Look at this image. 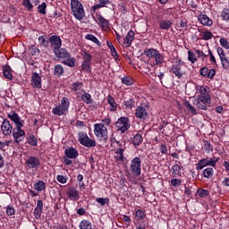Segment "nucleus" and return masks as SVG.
Instances as JSON below:
<instances>
[{"instance_id": "obj_43", "label": "nucleus", "mask_w": 229, "mask_h": 229, "mask_svg": "<svg viewBox=\"0 0 229 229\" xmlns=\"http://www.w3.org/2000/svg\"><path fill=\"white\" fill-rule=\"evenodd\" d=\"M46 10H47V4H46V2L41 3L38 6V13H40L41 15H46V13H47Z\"/></svg>"}, {"instance_id": "obj_22", "label": "nucleus", "mask_w": 229, "mask_h": 229, "mask_svg": "<svg viewBox=\"0 0 229 229\" xmlns=\"http://www.w3.org/2000/svg\"><path fill=\"white\" fill-rule=\"evenodd\" d=\"M198 20L200 24H202V26H212V24L214 23L212 20H210V18H208V16H207L206 14H199L198 16Z\"/></svg>"}, {"instance_id": "obj_47", "label": "nucleus", "mask_w": 229, "mask_h": 229, "mask_svg": "<svg viewBox=\"0 0 229 229\" xmlns=\"http://www.w3.org/2000/svg\"><path fill=\"white\" fill-rule=\"evenodd\" d=\"M123 85H126L127 87H131L133 85V80L130 76H124L122 79Z\"/></svg>"}, {"instance_id": "obj_10", "label": "nucleus", "mask_w": 229, "mask_h": 229, "mask_svg": "<svg viewBox=\"0 0 229 229\" xmlns=\"http://www.w3.org/2000/svg\"><path fill=\"white\" fill-rule=\"evenodd\" d=\"M25 165H27L29 169H32V171H38V167H40V158L30 156L26 159Z\"/></svg>"}, {"instance_id": "obj_44", "label": "nucleus", "mask_w": 229, "mask_h": 229, "mask_svg": "<svg viewBox=\"0 0 229 229\" xmlns=\"http://www.w3.org/2000/svg\"><path fill=\"white\" fill-rule=\"evenodd\" d=\"M106 46L111 51V55L117 58V50L115 49V47H114V44H112V41H106Z\"/></svg>"}, {"instance_id": "obj_8", "label": "nucleus", "mask_w": 229, "mask_h": 229, "mask_svg": "<svg viewBox=\"0 0 229 229\" xmlns=\"http://www.w3.org/2000/svg\"><path fill=\"white\" fill-rule=\"evenodd\" d=\"M115 126L118 131L121 133H126L130 130V119L128 117L122 116L115 123Z\"/></svg>"}, {"instance_id": "obj_37", "label": "nucleus", "mask_w": 229, "mask_h": 229, "mask_svg": "<svg viewBox=\"0 0 229 229\" xmlns=\"http://www.w3.org/2000/svg\"><path fill=\"white\" fill-rule=\"evenodd\" d=\"M64 74V66L62 64H56L54 67V76L60 78Z\"/></svg>"}, {"instance_id": "obj_50", "label": "nucleus", "mask_w": 229, "mask_h": 229, "mask_svg": "<svg viewBox=\"0 0 229 229\" xmlns=\"http://www.w3.org/2000/svg\"><path fill=\"white\" fill-rule=\"evenodd\" d=\"M188 60L191 64H196L198 62V57H196V54L192 51H188Z\"/></svg>"}, {"instance_id": "obj_46", "label": "nucleus", "mask_w": 229, "mask_h": 229, "mask_svg": "<svg viewBox=\"0 0 229 229\" xmlns=\"http://www.w3.org/2000/svg\"><path fill=\"white\" fill-rule=\"evenodd\" d=\"M71 89L73 92H78V90H81L83 89V83L80 81L73 82Z\"/></svg>"}, {"instance_id": "obj_61", "label": "nucleus", "mask_w": 229, "mask_h": 229, "mask_svg": "<svg viewBox=\"0 0 229 229\" xmlns=\"http://www.w3.org/2000/svg\"><path fill=\"white\" fill-rule=\"evenodd\" d=\"M15 214V208L12 206L6 207V215L7 216H14Z\"/></svg>"}, {"instance_id": "obj_36", "label": "nucleus", "mask_w": 229, "mask_h": 229, "mask_svg": "<svg viewBox=\"0 0 229 229\" xmlns=\"http://www.w3.org/2000/svg\"><path fill=\"white\" fill-rule=\"evenodd\" d=\"M202 176L204 178L210 179L212 176H214V168L208 167L202 171Z\"/></svg>"}, {"instance_id": "obj_3", "label": "nucleus", "mask_w": 229, "mask_h": 229, "mask_svg": "<svg viewBox=\"0 0 229 229\" xmlns=\"http://www.w3.org/2000/svg\"><path fill=\"white\" fill-rule=\"evenodd\" d=\"M94 133L101 142H106L108 140V129L105 124L95 123Z\"/></svg>"}, {"instance_id": "obj_17", "label": "nucleus", "mask_w": 229, "mask_h": 229, "mask_svg": "<svg viewBox=\"0 0 229 229\" xmlns=\"http://www.w3.org/2000/svg\"><path fill=\"white\" fill-rule=\"evenodd\" d=\"M159 30L169 31L173 28V21L171 20L163 19L158 21Z\"/></svg>"}, {"instance_id": "obj_6", "label": "nucleus", "mask_w": 229, "mask_h": 229, "mask_svg": "<svg viewBox=\"0 0 229 229\" xmlns=\"http://www.w3.org/2000/svg\"><path fill=\"white\" fill-rule=\"evenodd\" d=\"M24 126H16L13 129V138L15 144H21L26 139V131L22 130Z\"/></svg>"}, {"instance_id": "obj_27", "label": "nucleus", "mask_w": 229, "mask_h": 229, "mask_svg": "<svg viewBox=\"0 0 229 229\" xmlns=\"http://www.w3.org/2000/svg\"><path fill=\"white\" fill-rule=\"evenodd\" d=\"M38 44L41 47H49V38H47V36H39Z\"/></svg>"}, {"instance_id": "obj_7", "label": "nucleus", "mask_w": 229, "mask_h": 229, "mask_svg": "<svg viewBox=\"0 0 229 229\" xmlns=\"http://www.w3.org/2000/svg\"><path fill=\"white\" fill-rule=\"evenodd\" d=\"M142 161L140 157H136L131 161L130 171L132 176H139L141 173Z\"/></svg>"}, {"instance_id": "obj_11", "label": "nucleus", "mask_w": 229, "mask_h": 229, "mask_svg": "<svg viewBox=\"0 0 229 229\" xmlns=\"http://www.w3.org/2000/svg\"><path fill=\"white\" fill-rule=\"evenodd\" d=\"M30 85L33 89H42V77L38 72H32Z\"/></svg>"}, {"instance_id": "obj_13", "label": "nucleus", "mask_w": 229, "mask_h": 229, "mask_svg": "<svg viewBox=\"0 0 229 229\" xmlns=\"http://www.w3.org/2000/svg\"><path fill=\"white\" fill-rule=\"evenodd\" d=\"M7 117L14 123L15 126H24V120L19 117V114H17L15 111H11Z\"/></svg>"}, {"instance_id": "obj_12", "label": "nucleus", "mask_w": 229, "mask_h": 229, "mask_svg": "<svg viewBox=\"0 0 229 229\" xmlns=\"http://www.w3.org/2000/svg\"><path fill=\"white\" fill-rule=\"evenodd\" d=\"M49 44L53 48L54 53L62 47V38L59 36L54 35L49 38Z\"/></svg>"}, {"instance_id": "obj_38", "label": "nucleus", "mask_w": 229, "mask_h": 229, "mask_svg": "<svg viewBox=\"0 0 229 229\" xmlns=\"http://www.w3.org/2000/svg\"><path fill=\"white\" fill-rule=\"evenodd\" d=\"M80 229H92V223L89 220H82L79 225Z\"/></svg>"}, {"instance_id": "obj_15", "label": "nucleus", "mask_w": 229, "mask_h": 229, "mask_svg": "<svg viewBox=\"0 0 229 229\" xmlns=\"http://www.w3.org/2000/svg\"><path fill=\"white\" fill-rule=\"evenodd\" d=\"M135 116L140 121H146L148 119V109L145 106H139L135 110Z\"/></svg>"}, {"instance_id": "obj_63", "label": "nucleus", "mask_w": 229, "mask_h": 229, "mask_svg": "<svg viewBox=\"0 0 229 229\" xmlns=\"http://www.w3.org/2000/svg\"><path fill=\"white\" fill-rule=\"evenodd\" d=\"M195 53H196V55H198V58H202V60L208 56V55H206L205 53H203V51H201L199 49H195Z\"/></svg>"}, {"instance_id": "obj_14", "label": "nucleus", "mask_w": 229, "mask_h": 229, "mask_svg": "<svg viewBox=\"0 0 229 229\" xmlns=\"http://www.w3.org/2000/svg\"><path fill=\"white\" fill-rule=\"evenodd\" d=\"M1 130L3 134L5 135L6 137H8V135H12L13 131V127L12 126L8 119H4Z\"/></svg>"}, {"instance_id": "obj_60", "label": "nucleus", "mask_w": 229, "mask_h": 229, "mask_svg": "<svg viewBox=\"0 0 229 229\" xmlns=\"http://www.w3.org/2000/svg\"><path fill=\"white\" fill-rule=\"evenodd\" d=\"M185 106L188 110H190L191 114H192L193 115L198 114V113L196 112V108H194V106H192V105H191V103L187 102L185 104Z\"/></svg>"}, {"instance_id": "obj_34", "label": "nucleus", "mask_w": 229, "mask_h": 229, "mask_svg": "<svg viewBox=\"0 0 229 229\" xmlns=\"http://www.w3.org/2000/svg\"><path fill=\"white\" fill-rule=\"evenodd\" d=\"M208 166V159L206 158H202L200 160H199L197 166H196V170L197 171H201V169H203L204 167Z\"/></svg>"}, {"instance_id": "obj_30", "label": "nucleus", "mask_w": 229, "mask_h": 229, "mask_svg": "<svg viewBox=\"0 0 229 229\" xmlns=\"http://www.w3.org/2000/svg\"><path fill=\"white\" fill-rule=\"evenodd\" d=\"M123 105L125 106L127 110H131V108H135V98H130L129 99L124 100Z\"/></svg>"}, {"instance_id": "obj_20", "label": "nucleus", "mask_w": 229, "mask_h": 229, "mask_svg": "<svg viewBox=\"0 0 229 229\" xmlns=\"http://www.w3.org/2000/svg\"><path fill=\"white\" fill-rule=\"evenodd\" d=\"M54 55L56 56V58H59V59L71 58V53H69L67 49L62 48V47L58 48L55 52H54Z\"/></svg>"}, {"instance_id": "obj_35", "label": "nucleus", "mask_w": 229, "mask_h": 229, "mask_svg": "<svg viewBox=\"0 0 229 229\" xmlns=\"http://www.w3.org/2000/svg\"><path fill=\"white\" fill-rule=\"evenodd\" d=\"M106 4H110V0H99V4H95L92 10L96 12V10H99V8H105Z\"/></svg>"}, {"instance_id": "obj_39", "label": "nucleus", "mask_w": 229, "mask_h": 229, "mask_svg": "<svg viewBox=\"0 0 229 229\" xmlns=\"http://www.w3.org/2000/svg\"><path fill=\"white\" fill-rule=\"evenodd\" d=\"M154 58L156 60V65H162V64L165 62V57L160 52H157Z\"/></svg>"}, {"instance_id": "obj_29", "label": "nucleus", "mask_w": 229, "mask_h": 229, "mask_svg": "<svg viewBox=\"0 0 229 229\" xmlns=\"http://www.w3.org/2000/svg\"><path fill=\"white\" fill-rule=\"evenodd\" d=\"M92 64L89 63L87 61H82V64L81 65V71L84 72H87L88 74L92 72Z\"/></svg>"}, {"instance_id": "obj_19", "label": "nucleus", "mask_w": 229, "mask_h": 229, "mask_svg": "<svg viewBox=\"0 0 229 229\" xmlns=\"http://www.w3.org/2000/svg\"><path fill=\"white\" fill-rule=\"evenodd\" d=\"M98 24L102 30H110V21L106 20L103 15L97 14Z\"/></svg>"}, {"instance_id": "obj_62", "label": "nucleus", "mask_w": 229, "mask_h": 229, "mask_svg": "<svg viewBox=\"0 0 229 229\" xmlns=\"http://www.w3.org/2000/svg\"><path fill=\"white\" fill-rule=\"evenodd\" d=\"M56 180L59 183H67L68 178L65 175H57Z\"/></svg>"}, {"instance_id": "obj_2", "label": "nucleus", "mask_w": 229, "mask_h": 229, "mask_svg": "<svg viewBox=\"0 0 229 229\" xmlns=\"http://www.w3.org/2000/svg\"><path fill=\"white\" fill-rule=\"evenodd\" d=\"M71 8L73 17H75L77 21H82L83 17H85V10L83 9L81 2H79L78 0H71Z\"/></svg>"}, {"instance_id": "obj_42", "label": "nucleus", "mask_w": 229, "mask_h": 229, "mask_svg": "<svg viewBox=\"0 0 229 229\" xmlns=\"http://www.w3.org/2000/svg\"><path fill=\"white\" fill-rule=\"evenodd\" d=\"M85 38L86 40H90L94 44H97V46H101V42L99 41V39H98L97 37L94 36L93 34H87L85 36Z\"/></svg>"}, {"instance_id": "obj_31", "label": "nucleus", "mask_w": 229, "mask_h": 229, "mask_svg": "<svg viewBox=\"0 0 229 229\" xmlns=\"http://www.w3.org/2000/svg\"><path fill=\"white\" fill-rule=\"evenodd\" d=\"M157 53H158V50L155 48H148L144 50V55L145 56H147V58H155Z\"/></svg>"}, {"instance_id": "obj_59", "label": "nucleus", "mask_w": 229, "mask_h": 229, "mask_svg": "<svg viewBox=\"0 0 229 229\" xmlns=\"http://www.w3.org/2000/svg\"><path fill=\"white\" fill-rule=\"evenodd\" d=\"M221 17L223 21H229V9L225 8L221 13Z\"/></svg>"}, {"instance_id": "obj_58", "label": "nucleus", "mask_w": 229, "mask_h": 229, "mask_svg": "<svg viewBox=\"0 0 229 229\" xmlns=\"http://www.w3.org/2000/svg\"><path fill=\"white\" fill-rule=\"evenodd\" d=\"M219 42H220V46H222V47H224V49H229L228 39H226L225 38H221Z\"/></svg>"}, {"instance_id": "obj_25", "label": "nucleus", "mask_w": 229, "mask_h": 229, "mask_svg": "<svg viewBox=\"0 0 229 229\" xmlns=\"http://www.w3.org/2000/svg\"><path fill=\"white\" fill-rule=\"evenodd\" d=\"M143 140H144V139L142 138V134L140 133V131H139L131 139V142H132L133 146H135V147L140 146L142 144Z\"/></svg>"}, {"instance_id": "obj_45", "label": "nucleus", "mask_w": 229, "mask_h": 229, "mask_svg": "<svg viewBox=\"0 0 229 229\" xmlns=\"http://www.w3.org/2000/svg\"><path fill=\"white\" fill-rule=\"evenodd\" d=\"M196 194H198L199 196V198H207L208 196H209L210 191H208V190L199 188L197 190Z\"/></svg>"}, {"instance_id": "obj_55", "label": "nucleus", "mask_w": 229, "mask_h": 229, "mask_svg": "<svg viewBox=\"0 0 229 229\" xmlns=\"http://www.w3.org/2000/svg\"><path fill=\"white\" fill-rule=\"evenodd\" d=\"M171 172H172V174H174V176H176V174H181L182 168L179 166V165H174L172 166Z\"/></svg>"}, {"instance_id": "obj_32", "label": "nucleus", "mask_w": 229, "mask_h": 229, "mask_svg": "<svg viewBox=\"0 0 229 229\" xmlns=\"http://www.w3.org/2000/svg\"><path fill=\"white\" fill-rule=\"evenodd\" d=\"M115 158L118 162H124V148H119L115 150Z\"/></svg>"}, {"instance_id": "obj_33", "label": "nucleus", "mask_w": 229, "mask_h": 229, "mask_svg": "<svg viewBox=\"0 0 229 229\" xmlns=\"http://www.w3.org/2000/svg\"><path fill=\"white\" fill-rule=\"evenodd\" d=\"M34 189L35 191H38V192L46 191V182H44L42 180L38 181L36 183H34Z\"/></svg>"}, {"instance_id": "obj_49", "label": "nucleus", "mask_w": 229, "mask_h": 229, "mask_svg": "<svg viewBox=\"0 0 229 229\" xmlns=\"http://www.w3.org/2000/svg\"><path fill=\"white\" fill-rule=\"evenodd\" d=\"M204 149H205L206 153H212V151H214V147H212V144L210 143V141L205 140H204Z\"/></svg>"}, {"instance_id": "obj_54", "label": "nucleus", "mask_w": 229, "mask_h": 229, "mask_svg": "<svg viewBox=\"0 0 229 229\" xmlns=\"http://www.w3.org/2000/svg\"><path fill=\"white\" fill-rule=\"evenodd\" d=\"M221 64L225 71H228L229 69V60L226 58V55L220 58Z\"/></svg>"}, {"instance_id": "obj_1", "label": "nucleus", "mask_w": 229, "mask_h": 229, "mask_svg": "<svg viewBox=\"0 0 229 229\" xmlns=\"http://www.w3.org/2000/svg\"><path fill=\"white\" fill-rule=\"evenodd\" d=\"M69 106H71L69 98L64 97L61 99L60 105L53 108L52 114H54V115H65V114L69 112Z\"/></svg>"}, {"instance_id": "obj_41", "label": "nucleus", "mask_w": 229, "mask_h": 229, "mask_svg": "<svg viewBox=\"0 0 229 229\" xmlns=\"http://www.w3.org/2000/svg\"><path fill=\"white\" fill-rule=\"evenodd\" d=\"M67 60L66 61H63V64L64 65H67L68 67H76V58L74 57H68L66 58Z\"/></svg>"}, {"instance_id": "obj_23", "label": "nucleus", "mask_w": 229, "mask_h": 229, "mask_svg": "<svg viewBox=\"0 0 229 229\" xmlns=\"http://www.w3.org/2000/svg\"><path fill=\"white\" fill-rule=\"evenodd\" d=\"M26 143L35 148L38 146V139H37L34 134H28L26 136Z\"/></svg>"}, {"instance_id": "obj_18", "label": "nucleus", "mask_w": 229, "mask_h": 229, "mask_svg": "<svg viewBox=\"0 0 229 229\" xmlns=\"http://www.w3.org/2000/svg\"><path fill=\"white\" fill-rule=\"evenodd\" d=\"M66 194L72 201H78L80 199V191L76 188H70Z\"/></svg>"}, {"instance_id": "obj_21", "label": "nucleus", "mask_w": 229, "mask_h": 229, "mask_svg": "<svg viewBox=\"0 0 229 229\" xmlns=\"http://www.w3.org/2000/svg\"><path fill=\"white\" fill-rule=\"evenodd\" d=\"M135 38V32L131 30L127 33L126 37L123 38V44L126 45V47H130L131 46V42H133Z\"/></svg>"}, {"instance_id": "obj_52", "label": "nucleus", "mask_w": 229, "mask_h": 229, "mask_svg": "<svg viewBox=\"0 0 229 229\" xmlns=\"http://www.w3.org/2000/svg\"><path fill=\"white\" fill-rule=\"evenodd\" d=\"M22 6H24V8L29 12L33 10V4H31V0H22Z\"/></svg>"}, {"instance_id": "obj_57", "label": "nucleus", "mask_w": 229, "mask_h": 229, "mask_svg": "<svg viewBox=\"0 0 229 229\" xmlns=\"http://www.w3.org/2000/svg\"><path fill=\"white\" fill-rule=\"evenodd\" d=\"M208 159V165H210L211 167H216V164L219 162V157L216 159H214L212 157H206Z\"/></svg>"}, {"instance_id": "obj_26", "label": "nucleus", "mask_w": 229, "mask_h": 229, "mask_svg": "<svg viewBox=\"0 0 229 229\" xmlns=\"http://www.w3.org/2000/svg\"><path fill=\"white\" fill-rule=\"evenodd\" d=\"M197 92H199V96H210V88L207 86H197Z\"/></svg>"}, {"instance_id": "obj_48", "label": "nucleus", "mask_w": 229, "mask_h": 229, "mask_svg": "<svg viewBox=\"0 0 229 229\" xmlns=\"http://www.w3.org/2000/svg\"><path fill=\"white\" fill-rule=\"evenodd\" d=\"M96 201L101 205V207H105V205H110V199L108 198H97Z\"/></svg>"}, {"instance_id": "obj_51", "label": "nucleus", "mask_w": 229, "mask_h": 229, "mask_svg": "<svg viewBox=\"0 0 229 229\" xmlns=\"http://www.w3.org/2000/svg\"><path fill=\"white\" fill-rule=\"evenodd\" d=\"M135 216L138 221H142L146 217V213L142 209H138L135 212Z\"/></svg>"}, {"instance_id": "obj_53", "label": "nucleus", "mask_w": 229, "mask_h": 229, "mask_svg": "<svg viewBox=\"0 0 229 229\" xmlns=\"http://www.w3.org/2000/svg\"><path fill=\"white\" fill-rule=\"evenodd\" d=\"M214 38V34L210 30L203 31L202 32V40H210V38Z\"/></svg>"}, {"instance_id": "obj_56", "label": "nucleus", "mask_w": 229, "mask_h": 229, "mask_svg": "<svg viewBox=\"0 0 229 229\" xmlns=\"http://www.w3.org/2000/svg\"><path fill=\"white\" fill-rule=\"evenodd\" d=\"M81 56L84 58L83 62H88V63L91 64L92 55L90 54L87 53V51H83L81 54Z\"/></svg>"}, {"instance_id": "obj_4", "label": "nucleus", "mask_w": 229, "mask_h": 229, "mask_svg": "<svg viewBox=\"0 0 229 229\" xmlns=\"http://www.w3.org/2000/svg\"><path fill=\"white\" fill-rule=\"evenodd\" d=\"M78 140L84 148H96V140L89 139L87 132H79Z\"/></svg>"}, {"instance_id": "obj_64", "label": "nucleus", "mask_w": 229, "mask_h": 229, "mask_svg": "<svg viewBox=\"0 0 229 229\" xmlns=\"http://www.w3.org/2000/svg\"><path fill=\"white\" fill-rule=\"evenodd\" d=\"M171 185L174 187H180L182 185V180L180 179H172L171 180Z\"/></svg>"}, {"instance_id": "obj_5", "label": "nucleus", "mask_w": 229, "mask_h": 229, "mask_svg": "<svg viewBox=\"0 0 229 229\" xmlns=\"http://www.w3.org/2000/svg\"><path fill=\"white\" fill-rule=\"evenodd\" d=\"M182 65H183L182 59L177 57L175 59V64H173L169 70L172 74H174V76L178 78V80L182 79V77L185 75V72L182 71Z\"/></svg>"}, {"instance_id": "obj_40", "label": "nucleus", "mask_w": 229, "mask_h": 229, "mask_svg": "<svg viewBox=\"0 0 229 229\" xmlns=\"http://www.w3.org/2000/svg\"><path fill=\"white\" fill-rule=\"evenodd\" d=\"M81 99L86 105H90L92 103V96L89 93L84 92V94L81 95Z\"/></svg>"}, {"instance_id": "obj_24", "label": "nucleus", "mask_w": 229, "mask_h": 229, "mask_svg": "<svg viewBox=\"0 0 229 229\" xmlns=\"http://www.w3.org/2000/svg\"><path fill=\"white\" fill-rule=\"evenodd\" d=\"M2 69L4 78L6 80H13V75L12 74V67H10V65H4Z\"/></svg>"}, {"instance_id": "obj_16", "label": "nucleus", "mask_w": 229, "mask_h": 229, "mask_svg": "<svg viewBox=\"0 0 229 229\" xmlns=\"http://www.w3.org/2000/svg\"><path fill=\"white\" fill-rule=\"evenodd\" d=\"M64 155L66 158L76 159L80 157V152L74 147H70L64 150Z\"/></svg>"}, {"instance_id": "obj_28", "label": "nucleus", "mask_w": 229, "mask_h": 229, "mask_svg": "<svg viewBox=\"0 0 229 229\" xmlns=\"http://www.w3.org/2000/svg\"><path fill=\"white\" fill-rule=\"evenodd\" d=\"M107 103L111 106V112H115L117 110V103L115 102V98H114L112 95L107 96Z\"/></svg>"}, {"instance_id": "obj_9", "label": "nucleus", "mask_w": 229, "mask_h": 229, "mask_svg": "<svg viewBox=\"0 0 229 229\" xmlns=\"http://www.w3.org/2000/svg\"><path fill=\"white\" fill-rule=\"evenodd\" d=\"M210 103H212V98L210 96H198L196 105L199 110H208Z\"/></svg>"}]
</instances>
